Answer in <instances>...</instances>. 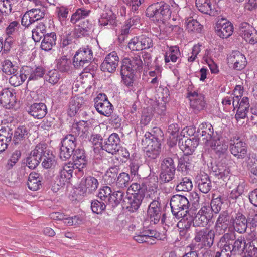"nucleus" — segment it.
Masks as SVG:
<instances>
[{"label": "nucleus", "instance_id": "41", "mask_svg": "<svg viewBox=\"0 0 257 257\" xmlns=\"http://www.w3.org/2000/svg\"><path fill=\"white\" fill-rule=\"evenodd\" d=\"M134 72L128 70L125 66L121 67L120 74L122 82L127 87H131L133 85Z\"/></svg>", "mask_w": 257, "mask_h": 257}, {"label": "nucleus", "instance_id": "14", "mask_svg": "<svg viewBox=\"0 0 257 257\" xmlns=\"http://www.w3.org/2000/svg\"><path fill=\"white\" fill-rule=\"evenodd\" d=\"M44 12L41 9H32L27 11L23 16L21 20V24L23 26L28 27L36 21L40 20L44 18Z\"/></svg>", "mask_w": 257, "mask_h": 257}, {"label": "nucleus", "instance_id": "54", "mask_svg": "<svg viewBox=\"0 0 257 257\" xmlns=\"http://www.w3.org/2000/svg\"><path fill=\"white\" fill-rule=\"evenodd\" d=\"M191 167V163L188 157L180 158L178 160L177 170L183 173H186Z\"/></svg>", "mask_w": 257, "mask_h": 257}, {"label": "nucleus", "instance_id": "56", "mask_svg": "<svg viewBox=\"0 0 257 257\" xmlns=\"http://www.w3.org/2000/svg\"><path fill=\"white\" fill-rule=\"evenodd\" d=\"M8 23V26L5 30L6 34L8 36L14 35L19 29L20 26L19 22L17 20L10 21L9 20Z\"/></svg>", "mask_w": 257, "mask_h": 257}, {"label": "nucleus", "instance_id": "13", "mask_svg": "<svg viewBox=\"0 0 257 257\" xmlns=\"http://www.w3.org/2000/svg\"><path fill=\"white\" fill-rule=\"evenodd\" d=\"M215 29L217 35L222 39L228 38L233 32L232 23L224 19H220L217 21Z\"/></svg>", "mask_w": 257, "mask_h": 257}, {"label": "nucleus", "instance_id": "20", "mask_svg": "<svg viewBox=\"0 0 257 257\" xmlns=\"http://www.w3.org/2000/svg\"><path fill=\"white\" fill-rule=\"evenodd\" d=\"M143 193H132L127 197L124 198L123 202L125 203L126 208L130 212H135L139 208L144 198Z\"/></svg>", "mask_w": 257, "mask_h": 257}, {"label": "nucleus", "instance_id": "62", "mask_svg": "<svg viewBox=\"0 0 257 257\" xmlns=\"http://www.w3.org/2000/svg\"><path fill=\"white\" fill-rule=\"evenodd\" d=\"M223 203V200L220 196L213 199L210 204L211 212L213 211L215 213H218L221 209Z\"/></svg>", "mask_w": 257, "mask_h": 257}, {"label": "nucleus", "instance_id": "4", "mask_svg": "<svg viewBox=\"0 0 257 257\" xmlns=\"http://www.w3.org/2000/svg\"><path fill=\"white\" fill-rule=\"evenodd\" d=\"M165 219V215L162 213L160 203L157 200L152 201L147 210V217L145 220V223H150V225L164 224Z\"/></svg>", "mask_w": 257, "mask_h": 257}, {"label": "nucleus", "instance_id": "43", "mask_svg": "<svg viewBox=\"0 0 257 257\" xmlns=\"http://www.w3.org/2000/svg\"><path fill=\"white\" fill-rule=\"evenodd\" d=\"M61 147L68 149L72 152L75 151L76 146V139L74 135L71 134L67 135L61 141Z\"/></svg>", "mask_w": 257, "mask_h": 257}, {"label": "nucleus", "instance_id": "29", "mask_svg": "<svg viewBox=\"0 0 257 257\" xmlns=\"http://www.w3.org/2000/svg\"><path fill=\"white\" fill-rule=\"evenodd\" d=\"M199 129V134L202 137L204 143L208 144L215 135L212 125L209 123L203 122L200 124Z\"/></svg>", "mask_w": 257, "mask_h": 257}, {"label": "nucleus", "instance_id": "33", "mask_svg": "<svg viewBox=\"0 0 257 257\" xmlns=\"http://www.w3.org/2000/svg\"><path fill=\"white\" fill-rule=\"evenodd\" d=\"M196 179L199 190L203 193H207L211 188V181L208 175L200 174L197 176Z\"/></svg>", "mask_w": 257, "mask_h": 257}, {"label": "nucleus", "instance_id": "5", "mask_svg": "<svg viewBox=\"0 0 257 257\" xmlns=\"http://www.w3.org/2000/svg\"><path fill=\"white\" fill-rule=\"evenodd\" d=\"M170 205L173 214L180 218L184 217L188 211L189 202L184 196L175 195L171 198Z\"/></svg>", "mask_w": 257, "mask_h": 257}, {"label": "nucleus", "instance_id": "59", "mask_svg": "<svg viewBox=\"0 0 257 257\" xmlns=\"http://www.w3.org/2000/svg\"><path fill=\"white\" fill-rule=\"evenodd\" d=\"M112 191L111 187L107 186H104L101 188L98 194V197L102 200L105 202L108 201L110 202L111 193Z\"/></svg>", "mask_w": 257, "mask_h": 257}, {"label": "nucleus", "instance_id": "16", "mask_svg": "<svg viewBox=\"0 0 257 257\" xmlns=\"http://www.w3.org/2000/svg\"><path fill=\"white\" fill-rule=\"evenodd\" d=\"M213 214L209 206L202 207L196 215L194 221L197 225H211L214 221L212 220Z\"/></svg>", "mask_w": 257, "mask_h": 257}, {"label": "nucleus", "instance_id": "49", "mask_svg": "<svg viewBox=\"0 0 257 257\" xmlns=\"http://www.w3.org/2000/svg\"><path fill=\"white\" fill-rule=\"evenodd\" d=\"M2 71L7 75L13 74L18 71V67L9 59H5L2 62Z\"/></svg>", "mask_w": 257, "mask_h": 257}, {"label": "nucleus", "instance_id": "61", "mask_svg": "<svg viewBox=\"0 0 257 257\" xmlns=\"http://www.w3.org/2000/svg\"><path fill=\"white\" fill-rule=\"evenodd\" d=\"M161 170L176 171L174 162L172 158L167 157L163 159L161 164Z\"/></svg>", "mask_w": 257, "mask_h": 257}, {"label": "nucleus", "instance_id": "2", "mask_svg": "<svg viewBox=\"0 0 257 257\" xmlns=\"http://www.w3.org/2000/svg\"><path fill=\"white\" fill-rule=\"evenodd\" d=\"M152 62L150 53L141 52L134 54L130 58H125L122 61L121 66H125L128 70L134 72L140 71L144 65L149 66Z\"/></svg>", "mask_w": 257, "mask_h": 257}, {"label": "nucleus", "instance_id": "24", "mask_svg": "<svg viewBox=\"0 0 257 257\" xmlns=\"http://www.w3.org/2000/svg\"><path fill=\"white\" fill-rule=\"evenodd\" d=\"M87 162L84 150L82 149H76L73 154V165L78 172H81L86 167Z\"/></svg>", "mask_w": 257, "mask_h": 257}, {"label": "nucleus", "instance_id": "44", "mask_svg": "<svg viewBox=\"0 0 257 257\" xmlns=\"http://www.w3.org/2000/svg\"><path fill=\"white\" fill-rule=\"evenodd\" d=\"M42 159V165L46 169L54 167L56 164L55 156L48 150L44 152Z\"/></svg>", "mask_w": 257, "mask_h": 257}, {"label": "nucleus", "instance_id": "37", "mask_svg": "<svg viewBox=\"0 0 257 257\" xmlns=\"http://www.w3.org/2000/svg\"><path fill=\"white\" fill-rule=\"evenodd\" d=\"M92 28V24L88 20L84 21L79 23L75 28L74 32V36L79 38L88 35Z\"/></svg>", "mask_w": 257, "mask_h": 257}, {"label": "nucleus", "instance_id": "27", "mask_svg": "<svg viewBox=\"0 0 257 257\" xmlns=\"http://www.w3.org/2000/svg\"><path fill=\"white\" fill-rule=\"evenodd\" d=\"M199 144L198 139L193 137L191 139H187L179 140V145L180 149L183 152L184 155H189L192 154L195 148Z\"/></svg>", "mask_w": 257, "mask_h": 257}, {"label": "nucleus", "instance_id": "21", "mask_svg": "<svg viewBox=\"0 0 257 257\" xmlns=\"http://www.w3.org/2000/svg\"><path fill=\"white\" fill-rule=\"evenodd\" d=\"M188 97L190 100V104L195 112H198L203 110L205 106L204 96L201 94H198L195 91L189 92Z\"/></svg>", "mask_w": 257, "mask_h": 257}, {"label": "nucleus", "instance_id": "57", "mask_svg": "<svg viewBox=\"0 0 257 257\" xmlns=\"http://www.w3.org/2000/svg\"><path fill=\"white\" fill-rule=\"evenodd\" d=\"M13 131L9 127H3L0 129V139L8 144L12 140Z\"/></svg>", "mask_w": 257, "mask_h": 257}, {"label": "nucleus", "instance_id": "45", "mask_svg": "<svg viewBox=\"0 0 257 257\" xmlns=\"http://www.w3.org/2000/svg\"><path fill=\"white\" fill-rule=\"evenodd\" d=\"M46 26L43 23H39L32 31V38L35 42H39L46 34Z\"/></svg>", "mask_w": 257, "mask_h": 257}, {"label": "nucleus", "instance_id": "25", "mask_svg": "<svg viewBox=\"0 0 257 257\" xmlns=\"http://www.w3.org/2000/svg\"><path fill=\"white\" fill-rule=\"evenodd\" d=\"M27 112L34 118L40 119L46 115L47 108L46 105L43 103H35L29 107Z\"/></svg>", "mask_w": 257, "mask_h": 257}, {"label": "nucleus", "instance_id": "30", "mask_svg": "<svg viewBox=\"0 0 257 257\" xmlns=\"http://www.w3.org/2000/svg\"><path fill=\"white\" fill-rule=\"evenodd\" d=\"M99 23L100 26H108L109 28H112L117 25L116 16L110 10L101 15L99 19Z\"/></svg>", "mask_w": 257, "mask_h": 257}, {"label": "nucleus", "instance_id": "38", "mask_svg": "<svg viewBox=\"0 0 257 257\" xmlns=\"http://www.w3.org/2000/svg\"><path fill=\"white\" fill-rule=\"evenodd\" d=\"M181 53L179 48L177 46H171L166 52L164 55V61L166 63L172 62H176L180 59Z\"/></svg>", "mask_w": 257, "mask_h": 257}, {"label": "nucleus", "instance_id": "9", "mask_svg": "<svg viewBox=\"0 0 257 257\" xmlns=\"http://www.w3.org/2000/svg\"><path fill=\"white\" fill-rule=\"evenodd\" d=\"M229 150L230 153L237 159H244L247 152L246 143L238 137L231 139Z\"/></svg>", "mask_w": 257, "mask_h": 257}, {"label": "nucleus", "instance_id": "22", "mask_svg": "<svg viewBox=\"0 0 257 257\" xmlns=\"http://www.w3.org/2000/svg\"><path fill=\"white\" fill-rule=\"evenodd\" d=\"M120 138L116 133H112L102 145L103 150H105L109 153L115 154L119 151Z\"/></svg>", "mask_w": 257, "mask_h": 257}, {"label": "nucleus", "instance_id": "51", "mask_svg": "<svg viewBox=\"0 0 257 257\" xmlns=\"http://www.w3.org/2000/svg\"><path fill=\"white\" fill-rule=\"evenodd\" d=\"M233 106L234 108H241L249 109L250 104L249 98L243 96L239 98L238 96L233 97Z\"/></svg>", "mask_w": 257, "mask_h": 257}, {"label": "nucleus", "instance_id": "58", "mask_svg": "<svg viewBox=\"0 0 257 257\" xmlns=\"http://www.w3.org/2000/svg\"><path fill=\"white\" fill-rule=\"evenodd\" d=\"M215 175L218 177L219 178L224 179L227 178L230 174L229 169L226 166L219 165L214 171Z\"/></svg>", "mask_w": 257, "mask_h": 257}, {"label": "nucleus", "instance_id": "50", "mask_svg": "<svg viewBox=\"0 0 257 257\" xmlns=\"http://www.w3.org/2000/svg\"><path fill=\"white\" fill-rule=\"evenodd\" d=\"M117 177V171L115 168H110L104 176L105 182L112 187H115L116 181Z\"/></svg>", "mask_w": 257, "mask_h": 257}, {"label": "nucleus", "instance_id": "1", "mask_svg": "<svg viewBox=\"0 0 257 257\" xmlns=\"http://www.w3.org/2000/svg\"><path fill=\"white\" fill-rule=\"evenodd\" d=\"M232 237L229 234H224L218 242V246L220 248H224L225 251L230 253V254L232 251L243 252L246 249L248 255L244 257H257V247L255 246V244H257V240L247 243L244 239L240 238L234 242Z\"/></svg>", "mask_w": 257, "mask_h": 257}, {"label": "nucleus", "instance_id": "10", "mask_svg": "<svg viewBox=\"0 0 257 257\" xmlns=\"http://www.w3.org/2000/svg\"><path fill=\"white\" fill-rule=\"evenodd\" d=\"M218 155L224 154L228 149V142L217 132L215 135L207 144Z\"/></svg>", "mask_w": 257, "mask_h": 257}, {"label": "nucleus", "instance_id": "32", "mask_svg": "<svg viewBox=\"0 0 257 257\" xmlns=\"http://www.w3.org/2000/svg\"><path fill=\"white\" fill-rule=\"evenodd\" d=\"M84 104V100L82 97L78 96L72 97L69 102L68 114L71 117L74 116Z\"/></svg>", "mask_w": 257, "mask_h": 257}, {"label": "nucleus", "instance_id": "12", "mask_svg": "<svg viewBox=\"0 0 257 257\" xmlns=\"http://www.w3.org/2000/svg\"><path fill=\"white\" fill-rule=\"evenodd\" d=\"M74 170H77L71 162L66 163L61 166L57 176L59 182V185L62 186L66 183H69L72 177Z\"/></svg>", "mask_w": 257, "mask_h": 257}, {"label": "nucleus", "instance_id": "39", "mask_svg": "<svg viewBox=\"0 0 257 257\" xmlns=\"http://www.w3.org/2000/svg\"><path fill=\"white\" fill-rule=\"evenodd\" d=\"M91 12L90 10L84 7L77 9L71 15L70 22L75 24L79 21L85 19L90 15Z\"/></svg>", "mask_w": 257, "mask_h": 257}, {"label": "nucleus", "instance_id": "60", "mask_svg": "<svg viewBox=\"0 0 257 257\" xmlns=\"http://www.w3.org/2000/svg\"><path fill=\"white\" fill-rule=\"evenodd\" d=\"M231 223L232 225H247V220L244 215L238 212L232 216Z\"/></svg>", "mask_w": 257, "mask_h": 257}, {"label": "nucleus", "instance_id": "47", "mask_svg": "<svg viewBox=\"0 0 257 257\" xmlns=\"http://www.w3.org/2000/svg\"><path fill=\"white\" fill-rule=\"evenodd\" d=\"M23 68L30 69L29 70V73L26 75V79L28 78V81L37 80L42 77L44 74L43 69L41 67H37L33 69L30 67L25 66Z\"/></svg>", "mask_w": 257, "mask_h": 257}, {"label": "nucleus", "instance_id": "64", "mask_svg": "<svg viewBox=\"0 0 257 257\" xmlns=\"http://www.w3.org/2000/svg\"><path fill=\"white\" fill-rule=\"evenodd\" d=\"M175 171L161 170L160 179L162 182L167 183L174 178Z\"/></svg>", "mask_w": 257, "mask_h": 257}, {"label": "nucleus", "instance_id": "15", "mask_svg": "<svg viewBox=\"0 0 257 257\" xmlns=\"http://www.w3.org/2000/svg\"><path fill=\"white\" fill-rule=\"evenodd\" d=\"M228 63L232 65L236 70H241L245 68L247 61L245 56L238 51H233L227 57Z\"/></svg>", "mask_w": 257, "mask_h": 257}, {"label": "nucleus", "instance_id": "23", "mask_svg": "<svg viewBox=\"0 0 257 257\" xmlns=\"http://www.w3.org/2000/svg\"><path fill=\"white\" fill-rule=\"evenodd\" d=\"M16 101L15 93L8 88L0 92V103L7 109L13 107Z\"/></svg>", "mask_w": 257, "mask_h": 257}, {"label": "nucleus", "instance_id": "40", "mask_svg": "<svg viewBox=\"0 0 257 257\" xmlns=\"http://www.w3.org/2000/svg\"><path fill=\"white\" fill-rule=\"evenodd\" d=\"M41 178L39 174L36 172L31 173L27 182L29 189L33 191L38 190L41 185Z\"/></svg>", "mask_w": 257, "mask_h": 257}, {"label": "nucleus", "instance_id": "17", "mask_svg": "<svg viewBox=\"0 0 257 257\" xmlns=\"http://www.w3.org/2000/svg\"><path fill=\"white\" fill-rule=\"evenodd\" d=\"M154 133L157 134V135L153 134L150 132H146L144 135V138L143 142L147 144V146H150L154 149H157L159 151L161 150L160 136L162 137L163 133L161 130L158 127L154 128Z\"/></svg>", "mask_w": 257, "mask_h": 257}, {"label": "nucleus", "instance_id": "3", "mask_svg": "<svg viewBox=\"0 0 257 257\" xmlns=\"http://www.w3.org/2000/svg\"><path fill=\"white\" fill-rule=\"evenodd\" d=\"M170 6L164 2H160L150 5L146 9V15L153 20L163 21L171 15Z\"/></svg>", "mask_w": 257, "mask_h": 257}, {"label": "nucleus", "instance_id": "6", "mask_svg": "<svg viewBox=\"0 0 257 257\" xmlns=\"http://www.w3.org/2000/svg\"><path fill=\"white\" fill-rule=\"evenodd\" d=\"M93 57V52L90 48L88 46L81 48L73 57V64L76 69H83L88 66Z\"/></svg>", "mask_w": 257, "mask_h": 257}, {"label": "nucleus", "instance_id": "34", "mask_svg": "<svg viewBox=\"0 0 257 257\" xmlns=\"http://www.w3.org/2000/svg\"><path fill=\"white\" fill-rule=\"evenodd\" d=\"M195 3L198 10L202 13L214 15V6L212 5L211 0H196Z\"/></svg>", "mask_w": 257, "mask_h": 257}, {"label": "nucleus", "instance_id": "53", "mask_svg": "<svg viewBox=\"0 0 257 257\" xmlns=\"http://www.w3.org/2000/svg\"><path fill=\"white\" fill-rule=\"evenodd\" d=\"M192 187L193 184L191 180L187 177H184L177 184L176 189L178 191H189Z\"/></svg>", "mask_w": 257, "mask_h": 257}, {"label": "nucleus", "instance_id": "26", "mask_svg": "<svg viewBox=\"0 0 257 257\" xmlns=\"http://www.w3.org/2000/svg\"><path fill=\"white\" fill-rule=\"evenodd\" d=\"M51 219L57 220L61 221L63 224H67L69 225H80L84 223L83 219L78 216H75L72 217H65V215L59 212H53L50 214Z\"/></svg>", "mask_w": 257, "mask_h": 257}, {"label": "nucleus", "instance_id": "19", "mask_svg": "<svg viewBox=\"0 0 257 257\" xmlns=\"http://www.w3.org/2000/svg\"><path fill=\"white\" fill-rule=\"evenodd\" d=\"M99 185L98 180L92 176H88L82 179L80 183V191L83 193L90 194L96 191Z\"/></svg>", "mask_w": 257, "mask_h": 257}, {"label": "nucleus", "instance_id": "46", "mask_svg": "<svg viewBox=\"0 0 257 257\" xmlns=\"http://www.w3.org/2000/svg\"><path fill=\"white\" fill-rule=\"evenodd\" d=\"M186 29L188 32L200 33L202 26L195 19L188 18L185 21Z\"/></svg>", "mask_w": 257, "mask_h": 257}, {"label": "nucleus", "instance_id": "63", "mask_svg": "<svg viewBox=\"0 0 257 257\" xmlns=\"http://www.w3.org/2000/svg\"><path fill=\"white\" fill-rule=\"evenodd\" d=\"M21 156V152L19 150H16L11 155L10 158L8 160L6 165L7 169H11L18 161Z\"/></svg>", "mask_w": 257, "mask_h": 257}, {"label": "nucleus", "instance_id": "42", "mask_svg": "<svg viewBox=\"0 0 257 257\" xmlns=\"http://www.w3.org/2000/svg\"><path fill=\"white\" fill-rule=\"evenodd\" d=\"M29 131L25 125H21L17 127L14 132L13 142L15 145H18L27 137Z\"/></svg>", "mask_w": 257, "mask_h": 257}, {"label": "nucleus", "instance_id": "55", "mask_svg": "<svg viewBox=\"0 0 257 257\" xmlns=\"http://www.w3.org/2000/svg\"><path fill=\"white\" fill-rule=\"evenodd\" d=\"M60 78V74L56 69L50 70L45 76L46 81L52 85L57 84Z\"/></svg>", "mask_w": 257, "mask_h": 257}, {"label": "nucleus", "instance_id": "35", "mask_svg": "<svg viewBox=\"0 0 257 257\" xmlns=\"http://www.w3.org/2000/svg\"><path fill=\"white\" fill-rule=\"evenodd\" d=\"M56 68L62 73H69L72 69L71 60L64 56L56 60Z\"/></svg>", "mask_w": 257, "mask_h": 257}, {"label": "nucleus", "instance_id": "11", "mask_svg": "<svg viewBox=\"0 0 257 257\" xmlns=\"http://www.w3.org/2000/svg\"><path fill=\"white\" fill-rule=\"evenodd\" d=\"M239 32L242 38L249 44H254L257 43V31L248 23H241Z\"/></svg>", "mask_w": 257, "mask_h": 257}, {"label": "nucleus", "instance_id": "52", "mask_svg": "<svg viewBox=\"0 0 257 257\" xmlns=\"http://www.w3.org/2000/svg\"><path fill=\"white\" fill-rule=\"evenodd\" d=\"M117 187H113V192L111 193L110 202H113L115 205L119 204L121 201H123L124 199V192L122 191V189H119L116 190Z\"/></svg>", "mask_w": 257, "mask_h": 257}, {"label": "nucleus", "instance_id": "48", "mask_svg": "<svg viewBox=\"0 0 257 257\" xmlns=\"http://www.w3.org/2000/svg\"><path fill=\"white\" fill-rule=\"evenodd\" d=\"M130 182V177L128 174L122 172L117 177L115 187L118 189H123L128 186Z\"/></svg>", "mask_w": 257, "mask_h": 257}, {"label": "nucleus", "instance_id": "8", "mask_svg": "<svg viewBox=\"0 0 257 257\" xmlns=\"http://www.w3.org/2000/svg\"><path fill=\"white\" fill-rule=\"evenodd\" d=\"M94 107L99 113L107 117L112 112L113 106L104 93L98 94L94 99Z\"/></svg>", "mask_w": 257, "mask_h": 257}, {"label": "nucleus", "instance_id": "7", "mask_svg": "<svg viewBox=\"0 0 257 257\" xmlns=\"http://www.w3.org/2000/svg\"><path fill=\"white\" fill-rule=\"evenodd\" d=\"M165 238L164 235L161 234L154 230L149 229V226H143L140 234L134 236V239L139 243L147 242L154 244L156 242L155 238L157 240H163Z\"/></svg>", "mask_w": 257, "mask_h": 257}, {"label": "nucleus", "instance_id": "28", "mask_svg": "<svg viewBox=\"0 0 257 257\" xmlns=\"http://www.w3.org/2000/svg\"><path fill=\"white\" fill-rule=\"evenodd\" d=\"M214 233L213 231H200L197 233L195 237L196 242H201L206 247H211L213 243Z\"/></svg>", "mask_w": 257, "mask_h": 257}, {"label": "nucleus", "instance_id": "18", "mask_svg": "<svg viewBox=\"0 0 257 257\" xmlns=\"http://www.w3.org/2000/svg\"><path fill=\"white\" fill-rule=\"evenodd\" d=\"M119 57L116 52L113 51L108 54L101 65V69L104 72L112 73L118 66Z\"/></svg>", "mask_w": 257, "mask_h": 257}, {"label": "nucleus", "instance_id": "36", "mask_svg": "<svg viewBox=\"0 0 257 257\" xmlns=\"http://www.w3.org/2000/svg\"><path fill=\"white\" fill-rule=\"evenodd\" d=\"M43 37L41 44L42 49L46 51L51 50L56 44L57 39L56 33L54 32L47 33Z\"/></svg>", "mask_w": 257, "mask_h": 257}, {"label": "nucleus", "instance_id": "31", "mask_svg": "<svg viewBox=\"0 0 257 257\" xmlns=\"http://www.w3.org/2000/svg\"><path fill=\"white\" fill-rule=\"evenodd\" d=\"M29 68L22 67L19 73L17 71L11 74L9 78V83L14 86L20 85L26 80V75L29 73Z\"/></svg>", "mask_w": 257, "mask_h": 257}]
</instances>
